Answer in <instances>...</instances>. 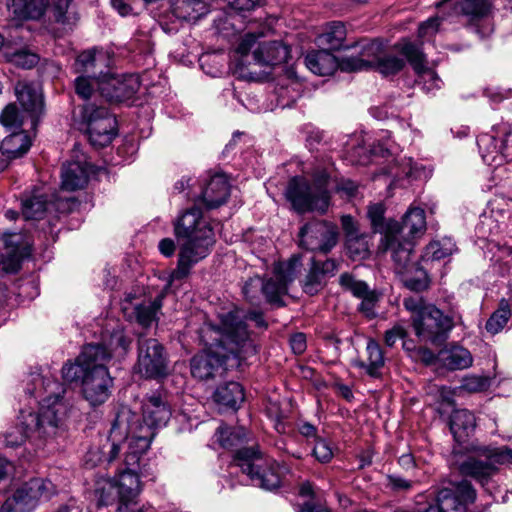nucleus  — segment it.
Wrapping results in <instances>:
<instances>
[{"label":"nucleus","mask_w":512,"mask_h":512,"mask_svg":"<svg viewBox=\"0 0 512 512\" xmlns=\"http://www.w3.org/2000/svg\"><path fill=\"white\" fill-rule=\"evenodd\" d=\"M218 319V325L205 323L200 329V339L205 349L191 360V373L200 380L240 368L257 354L255 340L247 332L237 312L219 313Z\"/></svg>","instance_id":"nucleus-1"},{"label":"nucleus","mask_w":512,"mask_h":512,"mask_svg":"<svg viewBox=\"0 0 512 512\" xmlns=\"http://www.w3.org/2000/svg\"><path fill=\"white\" fill-rule=\"evenodd\" d=\"M26 391L31 397L40 399V407L37 413L22 411L18 422L0 434V442L9 448L19 447L27 439L41 447L62 437L67 430L68 409L60 397L64 389L58 381L33 373Z\"/></svg>","instance_id":"nucleus-2"},{"label":"nucleus","mask_w":512,"mask_h":512,"mask_svg":"<svg viewBox=\"0 0 512 512\" xmlns=\"http://www.w3.org/2000/svg\"><path fill=\"white\" fill-rule=\"evenodd\" d=\"M130 346V340L122 331H115L110 338L109 348L102 344L84 346L75 363H66L62 376L68 382L81 381L84 399L93 407L104 404L111 395L113 379L106 363L112 352L121 349L123 353Z\"/></svg>","instance_id":"nucleus-3"},{"label":"nucleus","mask_w":512,"mask_h":512,"mask_svg":"<svg viewBox=\"0 0 512 512\" xmlns=\"http://www.w3.org/2000/svg\"><path fill=\"white\" fill-rule=\"evenodd\" d=\"M171 409L165 399L159 395L147 397L142 405V422L128 407H122L112 424L111 452L114 454L117 441H128L126 462L137 465L140 455L148 450L155 436V429L167 424Z\"/></svg>","instance_id":"nucleus-4"},{"label":"nucleus","mask_w":512,"mask_h":512,"mask_svg":"<svg viewBox=\"0 0 512 512\" xmlns=\"http://www.w3.org/2000/svg\"><path fill=\"white\" fill-rule=\"evenodd\" d=\"M173 232L179 252L177 267L170 283L186 278L194 265L206 258L215 244V233L209 218L198 206L182 211L173 221Z\"/></svg>","instance_id":"nucleus-5"},{"label":"nucleus","mask_w":512,"mask_h":512,"mask_svg":"<svg viewBox=\"0 0 512 512\" xmlns=\"http://www.w3.org/2000/svg\"><path fill=\"white\" fill-rule=\"evenodd\" d=\"M403 305L411 313L412 327L421 341L437 344L445 341L454 326L450 316L434 305L426 304L420 296L405 298Z\"/></svg>","instance_id":"nucleus-6"},{"label":"nucleus","mask_w":512,"mask_h":512,"mask_svg":"<svg viewBox=\"0 0 512 512\" xmlns=\"http://www.w3.org/2000/svg\"><path fill=\"white\" fill-rule=\"evenodd\" d=\"M330 181L325 170L314 176L313 183L303 177L292 178L285 191L286 199L293 209L300 213L318 212L324 214L330 205Z\"/></svg>","instance_id":"nucleus-7"},{"label":"nucleus","mask_w":512,"mask_h":512,"mask_svg":"<svg viewBox=\"0 0 512 512\" xmlns=\"http://www.w3.org/2000/svg\"><path fill=\"white\" fill-rule=\"evenodd\" d=\"M78 125L95 147L109 145L117 134L116 118L102 102H85L79 112Z\"/></svg>","instance_id":"nucleus-8"},{"label":"nucleus","mask_w":512,"mask_h":512,"mask_svg":"<svg viewBox=\"0 0 512 512\" xmlns=\"http://www.w3.org/2000/svg\"><path fill=\"white\" fill-rule=\"evenodd\" d=\"M126 469L116 478L99 476L94 484V497L97 505L109 506L118 499L121 501L136 499L141 491L140 480L133 468L136 465H128L124 459Z\"/></svg>","instance_id":"nucleus-9"},{"label":"nucleus","mask_w":512,"mask_h":512,"mask_svg":"<svg viewBox=\"0 0 512 512\" xmlns=\"http://www.w3.org/2000/svg\"><path fill=\"white\" fill-rule=\"evenodd\" d=\"M512 463V449L508 447H472L466 458L459 462L461 474L483 483L497 470V465Z\"/></svg>","instance_id":"nucleus-10"},{"label":"nucleus","mask_w":512,"mask_h":512,"mask_svg":"<svg viewBox=\"0 0 512 512\" xmlns=\"http://www.w3.org/2000/svg\"><path fill=\"white\" fill-rule=\"evenodd\" d=\"M380 46L376 42L360 45L357 56H349L342 62L344 72H357L376 68L381 74L388 76L400 72L405 67V59L393 54H379Z\"/></svg>","instance_id":"nucleus-11"},{"label":"nucleus","mask_w":512,"mask_h":512,"mask_svg":"<svg viewBox=\"0 0 512 512\" xmlns=\"http://www.w3.org/2000/svg\"><path fill=\"white\" fill-rule=\"evenodd\" d=\"M296 262L278 263L274 267L272 278L264 282L260 277L250 278L243 287L245 297L253 302L255 295H250V286L261 290L266 300L272 304L282 305V296L287 293L288 285L295 279Z\"/></svg>","instance_id":"nucleus-12"},{"label":"nucleus","mask_w":512,"mask_h":512,"mask_svg":"<svg viewBox=\"0 0 512 512\" xmlns=\"http://www.w3.org/2000/svg\"><path fill=\"white\" fill-rule=\"evenodd\" d=\"M259 36L253 33L244 35L236 47V53L245 57L252 52L254 63L259 66L279 65L288 60L287 46L280 41L259 42Z\"/></svg>","instance_id":"nucleus-13"},{"label":"nucleus","mask_w":512,"mask_h":512,"mask_svg":"<svg viewBox=\"0 0 512 512\" xmlns=\"http://www.w3.org/2000/svg\"><path fill=\"white\" fill-rule=\"evenodd\" d=\"M135 369L141 376L150 379H158L167 375V355L157 339L139 336Z\"/></svg>","instance_id":"nucleus-14"},{"label":"nucleus","mask_w":512,"mask_h":512,"mask_svg":"<svg viewBox=\"0 0 512 512\" xmlns=\"http://www.w3.org/2000/svg\"><path fill=\"white\" fill-rule=\"evenodd\" d=\"M235 462L249 476L254 486L265 490H274L280 486L279 475L272 468H263L261 453L254 447L238 449Z\"/></svg>","instance_id":"nucleus-15"},{"label":"nucleus","mask_w":512,"mask_h":512,"mask_svg":"<svg viewBox=\"0 0 512 512\" xmlns=\"http://www.w3.org/2000/svg\"><path fill=\"white\" fill-rule=\"evenodd\" d=\"M475 498L476 492L468 481L449 482L438 491L435 502L423 512H466Z\"/></svg>","instance_id":"nucleus-16"},{"label":"nucleus","mask_w":512,"mask_h":512,"mask_svg":"<svg viewBox=\"0 0 512 512\" xmlns=\"http://www.w3.org/2000/svg\"><path fill=\"white\" fill-rule=\"evenodd\" d=\"M299 245L307 250L328 253L338 241V227L324 220H312L299 231Z\"/></svg>","instance_id":"nucleus-17"},{"label":"nucleus","mask_w":512,"mask_h":512,"mask_svg":"<svg viewBox=\"0 0 512 512\" xmlns=\"http://www.w3.org/2000/svg\"><path fill=\"white\" fill-rule=\"evenodd\" d=\"M140 87L139 77L135 74L103 76L100 94L111 102H122L128 100L137 93Z\"/></svg>","instance_id":"nucleus-18"},{"label":"nucleus","mask_w":512,"mask_h":512,"mask_svg":"<svg viewBox=\"0 0 512 512\" xmlns=\"http://www.w3.org/2000/svg\"><path fill=\"white\" fill-rule=\"evenodd\" d=\"M381 244L385 250L391 251V257L398 274L413 272V268L418 266V263L413 261L414 244L411 239H403L396 234L385 231V236H383Z\"/></svg>","instance_id":"nucleus-19"},{"label":"nucleus","mask_w":512,"mask_h":512,"mask_svg":"<svg viewBox=\"0 0 512 512\" xmlns=\"http://www.w3.org/2000/svg\"><path fill=\"white\" fill-rule=\"evenodd\" d=\"M426 229L425 212L421 208H410L403 216L402 222L390 220L386 232L396 234L403 239H413L424 233Z\"/></svg>","instance_id":"nucleus-20"},{"label":"nucleus","mask_w":512,"mask_h":512,"mask_svg":"<svg viewBox=\"0 0 512 512\" xmlns=\"http://www.w3.org/2000/svg\"><path fill=\"white\" fill-rule=\"evenodd\" d=\"M395 47L407 59L415 72L420 75L425 85L428 82L430 83L429 86H426L428 90L440 88V78L433 70L425 67V57L417 45L403 40L397 43Z\"/></svg>","instance_id":"nucleus-21"},{"label":"nucleus","mask_w":512,"mask_h":512,"mask_svg":"<svg viewBox=\"0 0 512 512\" xmlns=\"http://www.w3.org/2000/svg\"><path fill=\"white\" fill-rule=\"evenodd\" d=\"M107 56L103 50L92 48L81 52L73 64L75 74L90 78H103L107 74L104 69L107 67Z\"/></svg>","instance_id":"nucleus-22"},{"label":"nucleus","mask_w":512,"mask_h":512,"mask_svg":"<svg viewBox=\"0 0 512 512\" xmlns=\"http://www.w3.org/2000/svg\"><path fill=\"white\" fill-rule=\"evenodd\" d=\"M14 92L23 110L27 112L33 120L43 113L44 101L39 85L20 80L15 84Z\"/></svg>","instance_id":"nucleus-23"},{"label":"nucleus","mask_w":512,"mask_h":512,"mask_svg":"<svg viewBox=\"0 0 512 512\" xmlns=\"http://www.w3.org/2000/svg\"><path fill=\"white\" fill-rule=\"evenodd\" d=\"M339 264L334 259L324 262L312 260L311 267L303 280V290L309 295H315L325 285V279L331 277L338 270Z\"/></svg>","instance_id":"nucleus-24"},{"label":"nucleus","mask_w":512,"mask_h":512,"mask_svg":"<svg viewBox=\"0 0 512 512\" xmlns=\"http://www.w3.org/2000/svg\"><path fill=\"white\" fill-rule=\"evenodd\" d=\"M91 172L92 166L84 158L69 161L62 168V189L75 191L84 188Z\"/></svg>","instance_id":"nucleus-25"},{"label":"nucleus","mask_w":512,"mask_h":512,"mask_svg":"<svg viewBox=\"0 0 512 512\" xmlns=\"http://www.w3.org/2000/svg\"><path fill=\"white\" fill-rule=\"evenodd\" d=\"M348 57H344L338 60L332 53L328 50H317L309 52L305 57V65L306 67L314 74L319 76H329L332 75L337 68L341 71L342 62L346 60Z\"/></svg>","instance_id":"nucleus-26"},{"label":"nucleus","mask_w":512,"mask_h":512,"mask_svg":"<svg viewBox=\"0 0 512 512\" xmlns=\"http://www.w3.org/2000/svg\"><path fill=\"white\" fill-rule=\"evenodd\" d=\"M37 506L28 482L18 487L2 504L0 512H30Z\"/></svg>","instance_id":"nucleus-27"},{"label":"nucleus","mask_w":512,"mask_h":512,"mask_svg":"<svg viewBox=\"0 0 512 512\" xmlns=\"http://www.w3.org/2000/svg\"><path fill=\"white\" fill-rule=\"evenodd\" d=\"M229 192V183L226 178L215 175L202 191V200L208 209L217 208L226 202Z\"/></svg>","instance_id":"nucleus-28"},{"label":"nucleus","mask_w":512,"mask_h":512,"mask_svg":"<svg viewBox=\"0 0 512 512\" xmlns=\"http://www.w3.org/2000/svg\"><path fill=\"white\" fill-rule=\"evenodd\" d=\"M476 419L466 409L454 410L450 417V431L457 442L465 441L475 430Z\"/></svg>","instance_id":"nucleus-29"},{"label":"nucleus","mask_w":512,"mask_h":512,"mask_svg":"<svg viewBox=\"0 0 512 512\" xmlns=\"http://www.w3.org/2000/svg\"><path fill=\"white\" fill-rule=\"evenodd\" d=\"M11 12L19 19H40L48 6L49 0H10Z\"/></svg>","instance_id":"nucleus-30"},{"label":"nucleus","mask_w":512,"mask_h":512,"mask_svg":"<svg viewBox=\"0 0 512 512\" xmlns=\"http://www.w3.org/2000/svg\"><path fill=\"white\" fill-rule=\"evenodd\" d=\"M213 398L217 404L234 409L244 401V391L238 382L229 381L216 388Z\"/></svg>","instance_id":"nucleus-31"},{"label":"nucleus","mask_w":512,"mask_h":512,"mask_svg":"<svg viewBox=\"0 0 512 512\" xmlns=\"http://www.w3.org/2000/svg\"><path fill=\"white\" fill-rule=\"evenodd\" d=\"M112 435L111 432L106 440V443L101 447L91 448L85 455L84 463L88 468H93L100 463L106 462L107 464L113 463V461L117 458V455L121 449V444L126 441H117V448L114 454L111 452V443H112Z\"/></svg>","instance_id":"nucleus-32"},{"label":"nucleus","mask_w":512,"mask_h":512,"mask_svg":"<svg viewBox=\"0 0 512 512\" xmlns=\"http://www.w3.org/2000/svg\"><path fill=\"white\" fill-rule=\"evenodd\" d=\"M453 9L456 15H464L474 20L486 17L491 4L487 0H455Z\"/></svg>","instance_id":"nucleus-33"},{"label":"nucleus","mask_w":512,"mask_h":512,"mask_svg":"<svg viewBox=\"0 0 512 512\" xmlns=\"http://www.w3.org/2000/svg\"><path fill=\"white\" fill-rule=\"evenodd\" d=\"M31 146V139L24 131L14 132L4 138L1 143V150L11 158L24 155Z\"/></svg>","instance_id":"nucleus-34"},{"label":"nucleus","mask_w":512,"mask_h":512,"mask_svg":"<svg viewBox=\"0 0 512 512\" xmlns=\"http://www.w3.org/2000/svg\"><path fill=\"white\" fill-rule=\"evenodd\" d=\"M103 78H90L78 75L75 79L74 86L76 94L86 102H99L100 86Z\"/></svg>","instance_id":"nucleus-35"},{"label":"nucleus","mask_w":512,"mask_h":512,"mask_svg":"<svg viewBox=\"0 0 512 512\" xmlns=\"http://www.w3.org/2000/svg\"><path fill=\"white\" fill-rule=\"evenodd\" d=\"M215 435L225 449H236L247 442V432L243 427L220 426Z\"/></svg>","instance_id":"nucleus-36"},{"label":"nucleus","mask_w":512,"mask_h":512,"mask_svg":"<svg viewBox=\"0 0 512 512\" xmlns=\"http://www.w3.org/2000/svg\"><path fill=\"white\" fill-rule=\"evenodd\" d=\"M47 209L43 194L35 193L22 199V215L26 220L41 219Z\"/></svg>","instance_id":"nucleus-37"},{"label":"nucleus","mask_w":512,"mask_h":512,"mask_svg":"<svg viewBox=\"0 0 512 512\" xmlns=\"http://www.w3.org/2000/svg\"><path fill=\"white\" fill-rule=\"evenodd\" d=\"M443 362L450 370H462L472 365L473 358L466 348L455 346L444 354Z\"/></svg>","instance_id":"nucleus-38"},{"label":"nucleus","mask_w":512,"mask_h":512,"mask_svg":"<svg viewBox=\"0 0 512 512\" xmlns=\"http://www.w3.org/2000/svg\"><path fill=\"white\" fill-rule=\"evenodd\" d=\"M367 351V363L362 362L360 364L361 367L365 368L366 372L372 376L376 377L378 375V371L384 365V355L380 345L375 341L370 339L366 346Z\"/></svg>","instance_id":"nucleus-39"},{"label":"nucleus","mask_w":512,"mask_h":512,"mask_svg":"<svg viewBox=\"0 0 512 512\" xmlns=\"http://www.w3.org/2000/svg\"><path fill=\"white\" fill-rule=\"evenodd\" d=\"M346 38V30L342 23L333 22L329 28L319 37V42L327 45L329 49L338 50L341 48H349L344 46L343 42Z\"/></svg>","instance_id":"nucleus-40"},{"label":"nucleus","mask_w":512,"mask_h":512,"mask_svg":"<svg viewBox=\"0 0 512 512\" xmlns=\"http://www.w3.org/2000/svg\"><path fill=\"white\" fill-rule=\"evenodd\" d=\"M400 275L405 287L411 291L421 292L428 288L427 274L419 265L413 268V272H403Z\"/></svg>","instance_id":"nucleus-41"},{"label":"nucleus","mask_w":512,"mask_h":512,"mask_svg":"<svg viewBox=\"0 0 512 512\" xmlns=\"http://www.w3.org/2000/svg\"><path fill=\"white\" fill-rule=\"evenodd\" d=\"M28 484L37 503L40 499L48 500L57 494V486L49 479L33 478Z\"/></svg>","instance_id":"nucleus-42"},{"label":"nucleus","mask_w":512,"mask_h":512,"mask_svg":"<svg viewBox=\"0 0 512 512\" xmlns=\"http://www.w3.org/2000/svg\"><path fill=\"white\" fill-rule=\"evenodd\" d=\"M160 300H154L148 304H140L135 306L137 321L143 327H148L155 319L156 312L160 309Z\"/></svg>","instance_id":"nucleus-43"},{"label":"nucleus","mask_w":512,"mask_h":512,"mask_svg":"<svg viewBox=\"0 0 512 512\" xmlns=\"http://www.w3.org/2000/svg\"><path fill=\"white\" fill-rule=\"evenodd\" d=\"M339 283L344 290L349 291L357 298L363 297L371 291L364 281L355 279L349 273H343L339 278Z\"/></svg>","instance_id":"nucleus-44"},{"label":"nucleus","mask_w":512,"mask_h":512,"mask_svg":"<svg viewBox=\"0 0 512 512\" xmlns=\"http://www.w3.org/2000/svg\"><path fill=\"white\" fill-rule=\"evenodd\" d=\"M455 250V244L450 238L434 241L427 247V253L430 254L434 260H441L451 255Z\"/></svg>","instance_id":"nucleus-45"},{"label":"nucleus","mask_w":512,"mask_h":512,"mask_svg":"<svg viewBox=\"0 0 512 512\" xmlns=\"http://www.w3.org/2000/svg\"><path fill=\"white\" fill-rule=\"evenodd\" d=\"M1 123L9 129H18L23 124V116L15 104H9L0 116Z\"/></svg>","instance_id":"nucleus-46"},{"label":"nucleus","mask_w":512,"mask_h":512,"mask_svg":"<svg viewBox=\"0 0 512 512\" xmlns=\"http://www.w3.org/2000/svg\"><path fill=\"white\" fill-rule=\"evenodd\" d=\"M510 317V311L508 308H500L495 311L486 323V330L491 334L500 332Z\"/></svg>","instance_id":"nucleus-47"},{"label":"nucleus","mask_w":512,"mask_h":512,"mask_svg":"<svg viewBox=\"0 0 512 512\" xmlns=\"http://www.w3.org/2000/svg\"><path fill=\"white\" fill-rule=\"evenodd\" d=\"M384 212L385 207L382 203L371 204L368 207V217L371 220V224L376 232L383 233L385 236V230L387 223L384 224Z\"/></svg>","instance_id":"nucleus-48"},{"label":"nucleus","mask_w":512,"mask_h":512,"mask_svg":"<svg viewBox=\"0 0 512 512\" xmlns=\"http://www.w3.org/2000/svg\"><path fill=\"white\" fill-rule=\"evenodd\" d=\"M9 60L18 67L30 69L38 63L39 57L27 50H18L10 55Z\"/></svg>","instance_id":"nucleus-49"},{"label":"nucleus","mask_w":512,"mask_h":512,"mask_svg":"<svg viewBox=\"0 0 512 512\" xmlns=\"http://www.w3.org/2000/svg\"><path fill=\"white\" fill-rule=\"evenodd\" d=\"M346 246L351 255L363 258L367 255L369 247L365 235H358L346 239Z\"/></svg>","instance_id":"nucleus-50"},{"label":"nucleus","mask_w":512,"mask_h":512,"mask_svg":"<svg viewBox=\"0 0 512 512\" xmlns=\"http://www.w3.org/2000/svg\"><path fill=\"white\" fill-rule=\"evenodd\" d=\"M396 170L391 168L388 171V174L394 178H403V177H411L414 175V166L411 158H403L401 163L396 165Z\"/></svg>","instance_id":"nucleus-51"},{"label":"nucleus","mask_w":512,"mask_h":512,"mask_svg":"<svg viewBox=\"0 0 512 512\" xmlns=\"http://www.w3.org/2000/svg\"><path fill=\"white\" fill-rule=\"evenodd\" d=\"M313 455L318 461L326 463L332 459L333 451L327 441L317 439L313 449Z\"/></svg>","instance_id":"nucleus-52"},{"label":"nucleus","mask_w":512,"mask_h":512,"mask_svg":"<svg viewBox=\"0 0 512 512\" xmlns=\"http://www.w3.org/2000/svg\"><path fill=\"white\" fill-rule=\"evenodd\" d=\"M440 25V19L438 17H433L428 19L427 21L420 24L418 29L419 38H429L435 35L438 31Z\"/></svg>","instance_id":"nucleus-53"},{"label":"nucleus","mask_w":512,"mask_h":512,"mask_svg":"<svg viewBox=\"0 0 512 512\" xmlns=\"http://www.w3.org/2000/svg\"><path fill=\"white\" fill-rule=\"evenodd\" d=\"M361 304L359 306V309L361 312H363L367 317H372L375 315L374 307L375 303L378 300L377 294L375 291H369L367 295H364L363 297H360Z\"/></svg>","instance_id":"nucleus-54"},{"label":"nucleus","mask_w":512,"mask_h":512,"mask_svg":"<svg viewBox=\"0 0 512 512\" xmlns=\"http://www.w3.org/2000/svg\"><path fill=\"white\" fill-rule=\"evenodd\" d=\"M487 386V380L479 376L466 377L463 380L462 387L469 392H479L485 389Z\"/></svg>","instance_id":"nucleus-55"},{"label":"nucleus","mask_w":512,"mask_h":512,"mask_svg":"<svg viewBox=\"0 0 512 512\" xmlns=\"http://www.w3.org/2000/svg\"><path fill=\"white\" fill-rule=\"evenodd\" d=\"M21 255H19L16 249H13L11 253L3 260V269L9 273H15L20 268Z\"/></svg>","instance_id":"nucleus-56"},{"label":"nucleus","mask_w":512,"mask_h":512,"mask_svg":"<svg viewBox=\"0 0 512 512\" xmlns=\"http://www.w3.org/2000/svg\"><path fill=\"white\" fill-rule=\"evenodd\" d=\"M406 334H407V332L402 326L396 325L393 328H391L390 330L386 331L385 337H384L385 343L387 346L392 347L396 343L397 340L403 339L406 336Z\"/></svg>","instance_id":"nucleus-57"},{"label":"nucleus","mask_w":512,"mask_h":512,"mask_svg":"<svg viewBox=\"0 0 512 512\" xmlns=\"http://www.w3.org/2000/svg\"><path fill=\"white\" fill-rule=\"evenodd\" d=\"M388 485L393 490H408L411 488L412 483L399 475H388Z\"/></svg>","instance_id":"nucleus-58"},{"label":"nucleus","mask_w":512,"mask_h":512,"mask_svg":"<svg viewBox=\"0 0 512 512\" xmlns=\"http://www.w3.org/2000/svg\"><path fill=\"white\" fill-rule=\"evenodd\" d=\"M342 228L346 234V239L358 236L356 223L350 215H344L341 217Z\"/></svg>","instance_id":"nucleus-59"},{"label":"nucleus","mask_w":512,"mask_h":512,"mask_svg":"<svg viewBox=\"0 0 512 512\" xmlns=\"http://www.w3.org/2000/svg\"><path fill=\"white\" fill-rule=\"evenodd\" d=\"M290 345L295 354H302L306 349V336L303 333L292 335Z\"/></svg>","instance_id":"nucleus-60"},{"label":"nucleus","mask_w":512,"mask_h":512,"mask_svg":"<svg viewBox=\"0 0 512 512\" xmlns=\"http://www.w3.org/2000/svg\"><path fill=\"white\" fill-rule=\"evenodd\" d=\"M136 499L121 501L116 512H147L151 507H135Z\"/></svg>","instance_id":"nucleus-61"},{"label":"nucleus","mask_w":512,"mask_h":512,"mask_svg":"<svg viewBox=\"0 0 512 512\" xmlns=\"http://www.w3.org/2000/svg\"><path fill=\"white\" fill-rule=\"evenodd\" d=\"M300 495L305 497H311L312 499L321 501V496L318 490L310 482H304L300 486Z\"/></svg>","instance_id":"nucleus-62"},{"label":"nucleus","mask_w":512,"mask_h":512,"mask_svg":"<svg viewBox=\"0 0 512 512\" xmlns=\"http://www.w3.org/2000/svg\"><path fill=\"white\" fill-rule=\"evenodd\" d=\"M159 251L166 257H171L175 252V242L171 238H164L159 242Z\"/></svg>","instance_id":"nucleus-63"},{"label":"nucleus","mask_w":512,"mask_h":512,"mask_svg":"<svg viewBox=\"0 0 512 512\" xmlns=\"http://www.w3.org/2000/svg\"><path fill=\"white\" fill-rule=\"evenodd\" d=\"M260 0H232L230 4L234 9L244 11L253 9Z\"/></svg>","instance_id":"nucleus-64"}]
</instances>
